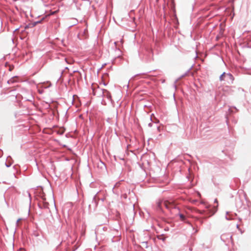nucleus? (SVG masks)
I'll return each mask as SVG.
<instances>
[{
	"instance_id": "nucleus-14",
	"label": "nucleus",
	"mask_w": 251,
	"mask_h": 251,
	"mask_svg": "<svg viewBox=\"0 0 251 251\" xmlns=\"http://www.w3.org/2000/svg\"><path fill=\"white\" fill-rule=\"evenodd\" d=\"M226 219L227 220H231L232 219L231 218H230L229 217H227L226 216Z\"/></svg>"
},
{
	"instance_id": "nucleus-2",
	"label": "nucleus",
	"mask_w": 251,
	"mask_h": 251,
	"mask_svg": "<svg viewBox=\"0 0 251 251\" xmlns=\"http://www.w3.org/2000/svg\"><path fill=\"white\" fill-rule=\"evenodd\" d=\"M92 88L94 95L97 96L98 97H100L102 96L103 91V89H100L99 87L97 85H92Z\"/></svg>"
},
{
	"instance_id": "nucleus-4",
	"label": "nucleus",
	"mask_w": 251,
	"mask_h": 251,
	"mask_svg": "<svg viewBox=\"0 0 251 251\" xmlns=\"http://www.w3.org/2000/svg\"><path fill=\"white\" fill-rule=\"evenodd\" d=\"M225 81H226L229 84H232L234 80V77L230 73H226Z\"/></svg>"
},
{
	"instance_id": "nucleus-7",
	"label": "nucleus",
	"mask_w": 251,
	"mask_h": 251,
	"mask_svg": "<svg viewBox=\"0 0 251 251\" xmlns=\"http://www.w3.org/2000/svg\"><path fill=\"white\" fill-rule=\"evenodd\" d=\"M225 77H226V73L225 72H224L220 76V80L221 81H225Z\"/></svg>"
},
{
	"instance_id": "nucleus-18",
	"label": "nucleus",
	"mask_w": 251,
	"mask_h": 251,
	"mask_svg": "<svg viewBox=\"0 0 251 251\" xmlns=\"http://www.w3.org/2000/svg\"><path fill=\"white\" fill-rule=\"evenodd\" d=\"M65 60H66V62H67L68 63V61L67 60V59H65ZM68 63H69L68 62Z\"/></svg>"
},
{
	"instance_id": "nucleus-10",
	"label": "nucleus",
	"mask_w": 251,
	"mask_h": 251,
	"mask_svg": "<svg viewBox=\"0 0 251 251\" xmlns=\"http://www.w3.org/2000/svg\"><path fill=\"white\" fill-rule=\"evenodd\" d=\"M14 82V78H12L11 79H10V80H9L8 81V83L10 84V83H12Z\"/></svg>"
},
{
	"instance_id": "nucleus-1",
	"label": "nucleus",
	"mask_w": 251,
	"mask_h": 251,
	"mask_svg": "<svg viewBox=\"0 0 251 251\" xmlns=\"http://www.w3.org/2000/svg\"><path fill=\"white\" fill-rule=\"evenodd\" d=\"M157 207L162 209L163 207L171 211L175 210L179 211L178 208H176V205L172 202L169 201H161L157 202Z\"/></svg>"
},
{
	"instance_id": "nucleus-19",
	"label": "nucleus",
	"mask_w": 251,
	"mask_h": 251,
	"mask_svg": "<svg viewBox=\"0 0 251 251\" xmlns=\"http://www.w3.org/2000/svg\"><path fill=\"white\" fill-rule=\"evenodd\" d=\"M237 228H239V226L238 225H237Z\"/></svg>"
},
{
	"instance_id": "nucleus-13",
	"label": "nucleus",
	"mask_w": 251,
	"mask_h": 251,
	"mask_svg": "<svg viewBox=\"0 0 251 251\" xmlns=\"http://www.w3.org/2000/svg\"><path fill=\"white\" fill-rule=\"evenodd\" d=\"M41 21H38L34 23V25H35L37 24L40 23Z\"/></svg>"
},
{
	"instance_id": "nucleus-8",
	"label": "nucleus",
	"mask_w": 251,
	"mask_h": 251,
	"mask_svg": "<svg viewBox=\"0 0 251 251\" xmlns=\"http://www.w3.org/2000/svg\"><path fill=\"white\" fill-rule=\"evenodd\" d=\"M197 212L201 215L208 214V213H207L205 210H197Z\"/></svg>"
},
{
	"instance_id": "nucleus-16",
	"label": "nucleus",
	"mask_w": 251,
	"mask_h": 251,
	"mask_svg": "<svg viewBox=\"0 0 251 251\" xmlns=\"http://www.w3.org/2000/svg\"><path fill=\"white\" fill-rule=\"evenodd\" d=\"M214 202L217 203L218 202L217 200L215 199V201H214Z\"/></svg>"
},
{
	"instance_id": "nucleus-11",
	"label": "nucleus",
	"mask_w": 251,
	"mask_h": 251,
	"mask_svg": "<svg viewBox=\"0 0 251 251\" xmlns=\"http://www.w3.org/2000/svg\"><path fill=\"white\" fill-rule=\"evenodd\" d=\"M216 210H217L215 209L214 210L212 211H209V213L211 214V215H213L216 212Z\"/></svg>"
},
{
	"instance_id": "nucleus-3",
	"label": "nucleus",
	"mask_w": 251,
	"mask_h": 251,
	"mask_svg": "<svg viewBox=\"0 0 251 251\" xmlns=\"http://www.w3.org/2000/svg\"><path fill=\"white\" fill-rule=\"evenodd\" d=\"M221 239L225 243L230 241L232 243V236L230 234H223L221 236Z\"/></svg>"
},
{
	"instance_id": "nucleus-5",
	"label": "nucleus",
	"mask_w": 251,
	"mask_h": 251,
	"mask_svg": "<svg viewBox=\"0 0 251 251\" xmlns=\"http://www.w3.org/2000/svg\"><path fill=\"white\" fill-rule=\"evenodd\" d=\"M101 96L104 98H106L110 101L112 100V98L110 92L106 89H103Z\"/></svg>"
},
{
	"instance_id": "nucleus-15",
	"label": "nucleus",
	"mask_w": 251,
	"mask_h": 251,
	"mask_svg": "<svg viewBox=\"0 0 251 251\" xmlns=\"http://www.w3.org/2000/svg\"><path fill=\"white\" fill-rule=\"evenodd\" d=\"M21 219H19L17 221V225H18V223H19V221L21 220Z\"/></svg>"
},
{
	"instance_id": "nucleus-17",
	"label": "nucleus",
	"mask_w": 251,
	"mask_h": 251,
	"mask_svg": "<svg viewBox=\"0 0 251 251\" xmlns=\"http://www.w3.org/2000/svg\"><path fill=\"white\" fill-rule=\"evenodd\" d=\"M149 126H151V123L149 124Z\"/></svg>"
},
{
	"instance_id": "nucleus-9",
	"label": "nucleus",
	"mask_w": 251,
	"mask_h": 251,
	"mask_svg": "<svg viewBox=\"0 0 251 251\" xmlns=\"http://www.w3.org/2000/svg\"><path fill=\"white\" fill-rule=\"evenodd\" d=\"M178 215H179L181 221H184L185 220V217L184 215L179 213Z\"/></svg>"
},
{
	"instance_id": "nucleus-12",
	"label": "nucleus",
	"mask_w": 251,
	"mask_h": 251,
	"mask_svg": "<svg viewBox=\"0 0 251 251\" xmlns=\"http://www.w3.org/2000/svg\"><path fill=\"white\" fill-rule=\"evenodd\" d=\"M5 165L7 167H9L11 165V163H10L9 164L5 163Z\"/></svg>"
},
{
	"instance_id": "nucleus-6",
	"label": "nucleus",
	"mask_w": 251,
	"mask_h": 251,
	"mask_svg": "<svg viewBox=\"0 0 251 251\" xmlns=\"http://www.w3.org/2000/svg\"><path fill=\"white\" fill-rule=\"evenodd\" d=\"M39 206L41 208H48L49 204L47 202H45L43 204V205L41 203L39 204Z\"/></svg>"
}]
</instances>
